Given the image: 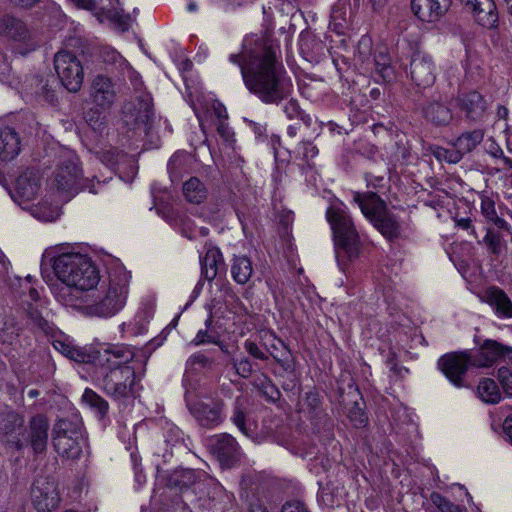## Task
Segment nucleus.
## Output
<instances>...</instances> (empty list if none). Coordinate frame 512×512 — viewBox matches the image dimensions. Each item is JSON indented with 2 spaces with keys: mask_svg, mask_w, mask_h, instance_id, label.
<instances>
[{
  "mask_svg": "<svg viewBox=\"0 0 512 512\" xmlns=\"http://www.w3.org/2000/svg\"><path fill=\"white\" fill-rule=\"evenodd\" d=\"M201 274L208 280L216 278L219 268L224 265L223 255L220 249L210 242L205 243V255L200 256Z\"/></svg>",
  "mask_w": 512,
  "mask_h": 512,
  "instance_id": "23",
  "label": "nucleus"
},
{
  "mask_svg": "<svg viewBox=\"0 0 512 512\" xmlns=\"http://www.w3.org/2000/svg\"><path fill=\"white\" fill-rule=\"evenodd\" d=\"M189 410L200 426L214 428L224 421V403L221 400L209 403L197 401L189 406Z\"/></svg>",
  "mask_w": 512,
  "mask_h": 512,
  "instance_id": "17",
  "label": "nucleus"
},
{
  "mask_svg": "<svg viewBox=\"0 0 512 512\" xmlns=\"http://www.w3.org/2000/svg\"><path fill=\"white\" fill-rule=\"evenodd\" d=\"M54 69L60 84L69 92H78L84 81V66L81 58L69 50H60L54 55Z\"/></svg>",
  "mask_w": 512,
  "mask_h": 512,
  "instance_id": "8",
  "label": "nucleus"
},
{
  "mask_svg": "<svg viewBox=\"0 0 512 512\" xmlns=\"http://www.w3.org/2000/svg\"><path fill=\"white\" fill-rule=\"evenodd\" d=\"M102 388L108 396L115 400L136 397L135 367L124 365L111 368L103 377Z\"/></svg>",
  "mask_w": 512,
  "mask_h": 512,
  "instance_id": "10",
  "label": "nucleus"
},
{
  "mask_svg": "<svg viewBox=\"0 0 512 512\" xmlns=\"http://www.w3.org/2000/svg\"><path fill=\"white\" fill-rule=\"evenodd\" d=\"M375 69L383 82H391L394 79V69L390 63V57L387 52L382 49L375 53L374 56Z\"/></svg>",
  "mask_w": 512,
  "mask_h": 512,
  "instance_id": "38",
  "label": "nucleus"
},
{
  "mask_svg": "<svg viewBox=\"0 0 512 512\" xmlns=\"http://www.w3.org/2000/svg\"><path fill=\"white\" fill-rule=\"evenodd\" d=\"M0 35L15 42H25L30 33L22 20L13 16H5L0 20Z\"/></svg>",
  "mask_w": 512,
  "mask_h": 512,
  "instance_id": "27",
  "label": "nucleus"
},
{
  "mask_svg": "<svg viewBox=\"0 0 512 512\" xmlns=\"http://www.w3.org/2000/svg\"><path fill=\"white\" fill-rule=\"evenodd\" d=\"M349 418L356 427L364 426L367 422V417L360 408L351 410L349 413Z\"/></svg>",
  "mask_w": 512,
  "mask_h": 512,
  "instance_id": "54",
  "label": "nucleus"
},
{
  "mask_svg": "<svg viewBox=\"0 0 512 512\" xmlns=\"http://www.w3.org/2000/svg\"><path fill=\"white\" fill-rule=\"evenodd\" d=\"M232 423L248 438H253V423L247 418L246 401L242 397H237L234 402Z\"/></svg>",
  "mask_w": 512,
  "mask_h": 512,
  "instance_id": "30",
  "label": "nucleus"
},
{
  "mask_svg": "<svg viewBox=\"0 0 512 512\" xmlns=\"http://www.w3.org/2000/svg\"><path fill=\"white\" fill-rule=\"evenodd\" d=\"M484 243L487 245L488 249L495 255H499L501 252V240L500 236L493 233L491 230H487V233L484 237Z\"/></svg>",
  "mask_w": 512,
  "mask_h": 512,
  "instance_id": "50",
  "label": "nucleus"
},
{
  "mask_svg": "<svg viewBox=\"0 0 512 512\" xmlns=\"http://www.w3.org/2000/svg\"><path fill=\"white\" fill-rule=\"evenodd\" d=\"M278 344L281 346L280 353H274L271 351L270 356L274 358L285 373L292 374L294 372L295 365L291 352L281 340H278Z\"/></svg>",
  "mask_w": 512,
  "mask_h": 512,
  "instance_id": "41",
  "label": "nucleus"
},
{
  "mask_svg": "<svg viewBox=\"0 0 512 512\" xmlns=\"http://www.w3.org/2000/svg\"><path fill=\"white\" fill-rule=\"evenodd\" d=\"M484 297L499 318H512V301L503 289L497 286L488 287Z\"/></svg>",
  "mask_w": 512,
  "mask_h": 512,
  "instance_id": "22",
  "label": "nucleus"
},
{
  "mask_svg": "<svg viewBox=\"0 0 512 512\" xmlns=\"http://www.w3.org/2000/svg\"><path fill=\"white\" fill-rule=\"evenodd\" d=\"M207 446L221 465L231 466L238 461L241 456L239 443L228 433H220L211 436L208 439Z\"/></svg>",
  "mask_w": 512,
  "mask_h": 512,
  "instance_id": "15",
  "label": "nucleus"
},
{
  "mask_svg": "<svg viewBox=\"0 0 512 512\" xmlns=\"http://www.w3.org/2000/svg\"><path fill=\"white\" fill-rule=\"evenodd\" d=\"M116 96V87L110 78L103 75L95 76L90 89V97L94 104L91 111L98 116L109 112L116 101Z\"/></svg>",
  "mask_w": 512,
  "mask_h": 512,
  "instance_id": "14",
  "label": "nucleus"
},
{
  "mask_svg": "<svg viewBox=\"0 0 512 512\" xmlns=\"http://www.w3.org/2000/svg\"><path fill=\"white\" fill-rule=\"evenodd\" d=\"M24 416L12 410L5 409L0 413V442L7 448L20 451L25 446L26 428Z\"/></svg>",
  "mask_w": 512,
  "mask_h": 512,
  "instance_id": "11",
  "label": "nucleus"
},
{
  "mask_svg": "<svg viewBox=\"0 0 512 512\" xmlns=\"http://www.w3.org/2000/svg\"><path fill=\"white\" fill-rule=\"evenodd\" d=\"M73 344L71 343H68V342H65V341H62V340H55L53 342V347L59 351L61 354H63L64 356H66L68 358L70 352H71V347H72Z\"/></svg>",
  "mask_w": 512,
  "mask_h": 512,
  "instance_id": "57",
  "label": "nucleus"
},
{
  "mask_svg": "<svg viewBox=\"0 0 512 512\" xmlns=\"http://www.w3.org/2000/svg\"><path fill=\"white\" fill-rule=\"evenodd\" d=\"M54 181L58 190L65 191L71 195L86 189L90 193H97L94 189L93 181L82 177V172L79 168V158L71 152L65 153L58 164Z\"/></svg>",
  "mask_w": 512,
  "mask_h": 512,
  "instance_id": "6",
  "label": "nucleus"
},
{
  "mask_svg": "<svg viewBox=\"0 0 512 512\" xmlns=\"http://www.w3.org/2000/svg\"><path fill=\"white\" fill-rule=\"evenodd\" d=\"M134 358L133 351L126 346H112L99 353L98 361L106 366L108 371L111 368L129 365Z\"/></svg>",
  "mask_w": 512,
  "mask_h": 512,
  "instance_id": "24",
  "label": "nucleus"
},
{
  "mask_svg": "<svg viewBox=\"0 0 512 512\" xmlns=\"http://www.w3.org/2000/svg\"><path fill=\"white\" fill-rule=\"evenodd\" d=\"M264 387V394L268 395L269 398L273 401H275L276 399H278L279 397V391L278 389L271 383H269L268 385L266 386H263Z\"/></svg>",
  "mask_w": 512,
  "mask_h": 512,
  "instance_id": "58",
  "label": "nucleus"
},
{
  "mask_svg": "<svg viewBox=\"0 0 512 512\" xmlns=\"http://www.w3.org/2000/svg\"><path fill=\"white\" fill-rule=\"evenodd\" d=\"M423 116L436 126H446L452 120L451 109L439 101H432L423 107Z\"/></svg>",
  "mask_w": 512,
  "mask_h": 512,
  "instance_id": "29",
  "label": "nucleus"
},
{
  "mask_svg": "<svg viewBox=\"0 0 512 512\" xmlns=\"http://www.w3.org/2000/svg\"><path fill=\"white\" fill-rule=\"evenodd\" d=\"M153 119V103L150 94L139 92L136 102L123 107L122 121L128 130L137 135H147Z\"/></svg>",
  "mask_w": 512,
  "mask_h": 512,
  "instance_id": "9",
  "label": "nucleus"
},
{
  "mask_svg": "<svg viewBox=\"0 0 512 512\" xmlns=\"http://www.w3.org/2000/svg\"><path fill=\"white\" fill-rule=\"evenodd\" d=\"M326 218L333 231L337 249L342 250L350 260L360 253V237L350 215L341 208L329 207Z\"/></svg>",
  "mask_w": 512,
  "mask_h": 512,
  "instance_id": "5",
  "label": "nucleus"
},
{
  "mask_svg": "<svg viewBox=\"0 0 512 512\" xmlns=\"http://www.w3.org/2000/svg\"><path fill=\"white\" fill-rule=\"evenodd\" d=\"M253 274V267L250 259L246 256H235L231 265V276L240 284H246Z\"/></svg>",
  "mask_w": 512,
  "mask_h": 512,
  "instance_id": "33",
  "label": "nucleus"
},
{
  "mask_svg": "<svg viewBox=\"0 0 512 512\" xmlns=\"http://www.w3.org/2000/svg\"><path fill=\"white\" fill-rule=\"evenodd\" d=\"M431 502L438 508L440 512H465L466 509L452 503L450 500L442 496L440 493L433 492L430 495Z\"/></svg>",
  "mask_w": 512,
  "mask_h": 512,
  "instance_id": "43",
  "label": "nucleus"
},
{
  "mask_svg": "<svg viewBox=\"0 0 512 512\" xmlns=\"http://www.w3.org/2000/svg\"><path fill=\"white\" fill-rule=\"evenodd\" d=\"M243 82L247 90L264 104L278 105L293 91V82L283 65L277 49L262 45L260 52L251 57L243 70Z\"/></svg>",
  "mask_w": 512,
  "mask_h": 512,
  "instance_id": "1",
  "label": "nucleus"
},
{
  "mask_svg": "<svg viewBox=\"0 0 512 512\" xmlns=\"http://www.w3.org/2000/svg\"><path fill=\"white\" fill-rule=\"evenodd\" d=\"M31 320L42 330L47 331L49 328L48 322L36 310L29 311Z\"/></svg>",
  "mask_w": 512,
  "mask_h": 512,
  "instance_id": "56",
  "label": "nucleus"
},
{
  "mask_svg": "<svg viewBox=\"0 0 512 512\" xmlns=\"http://www.w3.org/2000/svg\"><path fill=\"white\" fill-rule=\"evenodd\" d=\"M477 393L482 401L489 404H496L502 398L497 383L490 378H484L479 382Z\"/></svg>",
  "mask_w": 512,
  "mask_h": 512,
  "instance_id": "36",
  "label": "nucleus"
},
{
  "mask_svg": "<svg viewBox=\"0 0 512 512\" xmlns=\"http://www.w3.org/2000/svg\"><path fill=\"white\" fill-rule=\"evenodd\" d=\"M40 186L38 173L27 169L16 180V193L23 201H31L39 193Z\"/></svg>",
  "mask_w": 512,
  "mask_h": 512,
  "instance_id": "26",
  "label": "nucleus"
},
{
  "mask_svg": "<svg viewBox=\"0 0 512 512\" xmlns=\"http://www.w3.org/2000/svg\"><path fill=\"white\" fill-rule=\"evenodd\" d=\"M456 226L463 230L471 229V233L475 234V230H474V228H472V221L470 218L456 219Z\"/></svg>",
  "mask_w": 512,
  "mask_h": 512,
  "instance_id": "59",
  "label": "nucleus"
},
{
  "mask_svg": "<svg viewBox=\"0 0 512 512\" xmlns=\"http://www.w3.org/2000/svg\"><path fill=\"white\" fill-rule=\"evenodd\" d=\"M484 132L481 129H475L462 133L454 142L453 146L463 157L465 154L473 151L483 140Z\"/></svg>",
  "mask_w": 512,
  "mask_h": 512,
  "instance_id": "32",
  "label": "nucleus"
},
{
  "mask_svg": "<svg viewBox=\"0 0 512 512\" xmlns=\"http://www.w3.org/2000/svg\"><path fill=\"white\" fill-rule=\"evenodd\" d=\"M480 212L481 215L490 223L494 224L497 228L510 231L511 226L503 218L499 217L495 208V201L487 196L481 195L480 197Z\"/></svg>",
  "mask_w": 512,
  "mask_h": 512,
  "instance_id": "31",
  "label": "nucleus"
},
{
  "mask_svg": "<svg viewBox=\"0 0 512 512\" xmlns=\"http://www.w3.org/2000/svg\"><path fill=\"white\" fill-rule=\"evenodd\" d=\"M49 427L47 417L42 414H37L30 419L29 433L25 444L29 443L35 454H41L46 450Z\"/></svg>",
  "mask_w": 512,
  "mask_h": 512,
  "instance_id": "20",
  "label": "nucleus"
},
{
  "mask_svg": "<svg viewBox=\"0 0 512 512\" xmlns=\"http://www.w3.org/2000/svg\"><path fill=\"white\" fill-rule=\"evenodd\" d=\"M262 45H268L264 41H260L256 43L255 49H248L249 41L247 39L244 40L242 44V50L239 53H232L229 56V61L240 68L241 75L243 76L244 68L248 67L250 63V59L253 55L258 54L260 52Z\"/></svg>",
  "mask_w": 512,
  "mask_h": 512,
  "instance_id": "35",
  "label": "nucleus"
},
{
  "mask_svg": "<svg viewBox=\"0 0 512 512\" xmlns=\"http://www.w3.org/2000/svg\"><path fill=\"white\" fill-rule=\"evenodd\" d=\"M499 359L512 362V348L495 340H485L477 352H472L473 364L477 368L490 367Z\"/></svg>",
  "mask_w": 512,
  "mask_h": 512,
  "instance_id": "18",
  "label": "nucleus"
},
{
  "mask_svg": "<svg viewBox=\"0 0 512 512\" xmlns=\"http://www.w3.org/2000/svg\"><path fill=\"white\" fill-rule=\"evenodd\" d=\"M508 114H509V110L507 107L503 106V105H499L497 107V116L500 118V119H507L508 117Z\"/></svg>",
  "mask_w": 512,
  "mask_h": 512,
  "instance_id": "64",
  "label": "nucleus"
},
{
  "mask_svg": "<svg viewBox=\"0 0 512 512\" xmlns=\"http://www.w3.org/2000/svg\"><path fill=\"white\" fill-rule=\"evenodd\" d=\"M434 154L438 159L445 160L448 163L453 164L460 162L461 159L463 158L455 146L449 149L437 148Z\"/></svg>",
  "mask_w": 512,
  "mask_h": 512,
  "instance_id": "45",
  "label": "nucleus"
},
{
  "mask_svg": "<svg viewBox=\"0 0 512 512\" xmlns=\"http://www.w3.org/2000/svg\"><path fill=\"white\" fill-rule=\"evenodd\" d=\"M215 364V360L213 357L208 356L204 352H197L192 354L186 365L189 369L199 371L203 369H212Z\"/></svg>",
  "mask_w": 512,
  "mask_h": 512,
  "instance_id": "42",
  "label": "nucleus"
},
{
  "mask_svg": "<svg viewBox=\"0 0 512 512\" xmlns=\"http://www.w3.org/2000/svg\"><path fill=\"white\" fill-rule=\"evenodd\" d=\"M83 401L89 405L98 414L100 419H103L109 409L108 402L100 395L91 389H86L82 396Z\"/></svg>",
  "mask_w": 512,
  "mask_h": 512,
  "instance_id": "39",
  "label": "nucleus"
},
{
  "mask_svg": "<svg viewBox=\"0 0 512 512\" xmlns=\"http://www.w3.org/2000/svg\"><path fill=\"white\" fill-rule=\"evenodd\" d=\"M128 294L127 275H115L110 278L108 287L101 290L90 303L82 305L79 301L75 308L86 317L112 318L124 308Z\"/></svg>",
  "mask_w": 512,
  "mask_h": 512,
  "instance_id": "3",
  "label": "nucleus"
},
{
  "mask_svg": "<svg viewBox=\"0 0 512 512\" xmlns=\"http://www.w3.org/2000/svg\"><path fill=\"white\" fill-rule=\"evenodd\" d=\"M300 123H295L293 125L288 126L287 128V134L289 137L293 138L298 134V131L301 129Z\"/></svg>",
  "mask_w": 512,
  "mask_h": 512,
  "instance_id": "61",
  "label": "nucleus"
},
{
  "mask_svg": "<svg viewBox=\"0 0 512 512\" xmlns=\"http://www.w3.org/2000/svg\"><path fill=\"white\" fill-rule=\"evenodd\" d=\"M32 504L38 512H52L61 502L57 483L49 477L37 478L31 487Z\"/></svg>",
  "mask_w": 512,
  "mask_h": 512,
  "instance_id": "13",
  "label": "nucleus"
},
{
  "mask_svg": "<svg viewBox=\"0 0 512 512\" xmlns=\"http://www.w3.org/2000/svg\"><path fill=\"white\" fill-rule=\"evenodd\" d=\"M244 349L250 356H252L255 359L266 361L269 358V355L265 351H263L258 346V344L251 340H246L244 342Z\"/></svg>",
  "mask_w": 512,
  "mask_h": 512,
  "instance_id": "51",
  "label": "nucleus"
},
{
  "mask_svg": "<svg viewBox=\"0 0 512 512\" xmlns=\"http://www.w3.org/2000/svg\"><path fill=\"white\" fill-rule=\"evenodd\" d=\"M283 111L286 114V116L290 119L304 120V118H308L300 109L298 102L293 99H291L284 105Z\"/></svg>",
  "mask_w": 512,
  "mask_h": 512,
  "instance_id": "49",
  "label": "nucleus"
},
{
  "mask_svg": "<svg viewBox=\"0 0 512 512\" xmlns=\"http://www.w3.org/2000/svg\"><path fill=\"white\" fill-rule=\"evenodd\" d=\"M192 343L196 346L206 344V343L217 344V345H220V347L224 353H228V350L223 345H221V342L217 339V337L212 334H209L206 330L198 331V333L196 334Z\"/></svg>",
  "mask_w": 512,
  "mask_h": 512,
  "instance_id": "48",
  "label": "nucleus"
},
{
  "mask_svg": "<svg viewBox=\"0 0 512 512\" xmlns=\"http://www.w3.org/2000/svg\"><path fill=\"white\" fill-rule=\"evenodd\" d=\"M353 202L362 214L389 241L400 238L402 226L399 218L387 209L383 199L375 192H353Z\"/></svg>",
  "mask_w": 512,
  "mask_h": 512,
  "instance_id": "4",
  "label": "nucleus"
},
{
  "mask_svg": "<svg viewBox=\"0 0 512 512\" xmlns=\"http://www.w3.org/2000/svg\"><path fill=\"white\" fill-rule=\"evenodd\" d=\"M231 364L233 365L237 375L242 378H249L253 373L252 362L245 356L233 357L231 359Z\"/></svg>",
  "mask_w": 512,
  "mask_h": 512,
  "instance_id": "44",
  "label": "nucleus"
},
{
  "mask_svg": "<svg viewBox=\"0 0 512 512\" xmlns=\"http://www.w3.org/2000/svg\"><path fill=\"white\" fill-rule=\"evenodd\" d=\"M281 512H309V510L302 502L291 501L283 505Z\"/></svg>",
  "mask_w": 512,
  "mask_h": 512,
  "instance_id": "55",
  "label": "nucleus"
},
{
  "mask_svg": "<svg viewBox=\"0 0 512 512\" xmlns=\"http://www.w3.org/2000/svg\"><path fill=\"white\" fill-rule=\"evenodd\" d=\"M13 4L22 7H31L39 0H10Z\"/></svg>",
  "mask_w": 512,
  "mask_h": 512,
  "instance_id": "62",
  "label": "nucleus"
},
{
  "mask_svg": "<svg viewBox=\"0 0 512 512\" xmlns=\"http://www.w3.org/2000/svg\"><path fill=\"white\" fill-rule=\"evenodd\" d=\"M68 358L79 363H87L91 360V355L84 348L72 345Z\"/></svg>",
  "mask_w": 512,
  "mask_h": 512,
  "instance_id": "52",
  "label": "nucleus"
},
{
  "mask_svg": "<svg viewBox=\"0 0 512 512\" xmlns=\"http://www.w3.org/2000/svg\"><path fill=\"white\" fill-rule=\"evenodd\" d=\"M438 369L457 388L465 386V375L470 367H475L472 352L465 350L442 355L437 361Z\"/></svg>",
  "mask_w": 512,
  "mask_h": 512,
  "instance_id": "12",
  "label": "nucleus"
},
{
  "mask_svg": "<svg viewBox=\"0 0 512 512\" xmlns=\"http://www.w3.org/2000/svg\"><path fill=\"white\" fill-rule=\"evenodd\" d=\"M207 194L206 186L197 177H191L183 184V195L190 203L199 204L203 202Z\"/></svg>",
  "mask_w": 512,
  "mask_h": 512,
  "instance_id": "34",
  "label": "nucleus"
},
{
  "mask_svg": "<svg viewBox=\"0 0 512 512\" xmlns=\"http://www.w3.org/2000/svg\"><path fill=\"white\" fill-rule=\"evenodd\" d=\"M21 150V141L18 133L9 126L0 127V160L10 161Z\"/></svg>",
  "mask_w": 512,
  "mask_h": 512,
  "instance_id": "25",
  "label": "nucleus"
},
{
  "mask_svg": "<svg viewBox=\"0 0 512 512\" xmlns=\"http://www.w3.org/2000/svg\"><path fill=\"white\" fill-rule=\"evenodd\" d=\"M53 445L62 457L76 459L85 443L80 424L70 419H59L53 426Z\"/></svg>",
  "mask_w": 512,
  "mask_h": 512,
  "instance_id": "7",
  "label": "nucleus"
},
{
  "mask_svg": "<svg viewBox=\"0 0 512 512\" xmlns=\"http://www.w3.org/2000/svg\"><path fill=\"white\" fill-rule=\"evenodd\" d=\"M503 428H504L505 434L507 435V437L509 438V440L512 444V415L508 416L505 419Z\"/></svg>",
  "mask_w": 512,
  "mask_h": 512,
  "instance_id": "60",
  "label": "nucleus"
},
{
  "mask_svg": "<svg viewBox=\"0 0 512 512\" xmlns=\"http://www.w3.org/2000/svg\"><path fill=\"white\" fill-rule=\"evenodd\" d=\"M297 153L307 164H309V161L317 156L318 149L310 141H302L297 148Z\"/></svg>",
  "mask_w": 512,
  "mask_h": 512,
  "instance_id": "46",
  "label": "nucleus"
},
{
  "mask_svg": "<svg viewBox=\"0 0 512 512\" xmlns=\"http://www.w3.org/2000/svg\"><path fill=\"white\" fill-rule=\"evenodd\" d=\"M410 76L418 87L432 86L436 80V66L432 58L423 52H415L410 62Z\"/></svg>",
  "mask_w": 512,
  "mask_h": 512,
  "instance_id": "16",
  "label": "nucleus"
},
{
  "mask_svg": "<svg viewBox=\"0 0 512 512\" xmlns=\"http://www.w3.org/2000/svg\"><path fill=\"white\" fill-rule=\"evenodd\" d=\"M452 0H412L413 13L425 22H435L443 17L451 7Z\"/></svg>",
  "mask_w": 512,
  "mask_h": 512,
  "instance_id": "19",
  "label": "nucleus"
},
{
  "mask_svg": "<svg viewBox=\"0 0 512 512\" xmlns=\"http://www.w3.org/2000/svg\"><path fill=\"white\" fill-rule=\"evenodd\" d=\"M200 476L201 473L193 469L176 470L169 478V485L183 490L196 483Z\"/></svg>",
  "mask_w": 512,
  "mask_h": 512,
  "instance_id": "37",
  "label": "nucleus"
},
{
  "mask_svg": "<svg viewBox=\"0 0 512 512\" xmlns=\"http://www.w3.org/2000/svg\"><path fill=\"white\" fill-rule=\"evenodd\" d=\"M458 104L466 113L467 118L472 120L481 118L486 110V102L483 96L476 91L459 96Z\"/></svg>",
  "mask_w": 512,
  "mask_h": 512,
  "instance_id": "28",
  "label": "nucleus"
},
{
  "mask_svg": "<svg viewBox=\"0 0 512 512\" xmlns=\"http://www.w3.org/2000/svg\"><path fill=\"white\" fill-rule=\"evenodd\" d=\"M253 131L257 136H263L266 132V126L258 123H253Z\"/></svg>",
  "mask_w": 512,
  "mask_h": 512,
  "instance_id": "63",
  "label": "nucleus"
},
{
  "mask_svg": "<svg viewBox=\"0 0 512 512\" xmlns=\"http://www.w3.org/2000/svg\"><path fill=\"white\" fill-rule=\"evenodd\" d=\"M474 16L475 20L485 28H493L498 22V13L493 0H460Z\"/></svg>",
  "mask_w": 512,
  "mask_h": 512,
  "instance_id": "21",
  "label": "nucleus"
},
{
  "mask_svg": "<svg viewBox=\"0 0 512 512\" xmlns=\"http://www.w3.org/2000/svg\"><path fill=\"white\" fill-rule=\"evenodd\" d=\"M487 152L491 157L499 159L503 163V165H505V159H510V157H507L505 155L503 149L495 140L490 141V144L487 148Z\"/></svg>",
  "mask_w": 512,
  "mask_h": 512,
  "instance_id": "53",
  "label": "nucleus"
},
{
  "mask_svg": "<svg viewBox=\"0 0 512 512\" xmlns=\"http://www.w3.org/2000/svg\"><path fill=\"white\" fill-rule=\"evenodd\" d=\"M18 327L10 315L0 316V341L11 342L18 335Z\"/></svg>",
  "mask_w": 512,
  "mask_h": 512,
  "instance_id": "40",
  "label": "nucleus"
},
{
  "mask_svg": "<svg viewBox=\"0 0 512 512\" xmlns=\"http://www.w3.org/2000/svg\"><path fill=\"white\" fill-rule=\"evenodd\" d=\"M498 380L506 395L512 397V370L506 367L499 368Z\"/></svg>",
  "mask_w": 512,
  "mask_h": 512,
  "instance_id": "47",
  "label": "nucleus"
},
{
  "mask_svg": "<svg viewBox=\"0 0 512 512\" xmlns=\"http://www.w3.org/2000/svg\"><path fill=\"white\" fill-rule=\"evenodd\" d=\"M53 270L58 282L50 286L54 298L70 307L78 306L82 293L95 288L100 281L99 270L86 255L64 253L54 258Z\"/></svg>",
  "mask_w": 512,
  "mask_h": 512,
  "instance_id": "2",
  "label": "nucleus"
}]
</instances>
